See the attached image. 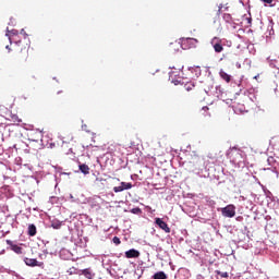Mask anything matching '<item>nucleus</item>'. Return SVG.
<instances>
[{
	"instance_id": "1",
	"label": "nucleus",
	"mask_w": 279,
	"mask_h": 279,
	"mask_svg": "<svg viewBox=\"0 0 279 279\" xmlns=\"http://www.w3.org/2000/svg\"><path fill=\"white\" fill-rule=\"evenodd\" d=\"M227 158H229L230 162L235 165V167H241V165L245 162V151L233 147L227 151Z\"/></svg>"
},
{
	"instance_id": "9",
	"label": "nucleus",
	"mask_w": 279,
	"mask_h": 279,
	"mask_svg": "<svg viewBox=\"0 0 279 279\" xmlns=\"http://www.w3.org/2000/svg\"><path fill=\"white\" fill-rule=\"evenodd\" d=\"M65 202H71L72 204H84L85 202L82 199V197L73 194H68L65 196Z\"/></svg>"
},
{
	"instance_id": "20",
	"label": "nucleus",
	"mask_w": 279,
	"mask_h": 279,
	"mask_svg": "<svg viewBox=\"0 0 279 279\" xmlns=\"http://www.w3.org/2000/svg\"><path fill=\"white\" fill-rule=\"evenodd\" d=\"M268 32H269V36H274V20L272 19L268 20Z\"/></svg>"
},
{
	"instance_id": "50",
	"label": "nucleus",
	"mask_w": 279,
	"mask_h": 279,
	"mask_svg": "<svg viewBox=\"0 0 279 279\" xmlns=\"http://www.w3.org/2000/svg\"><path fill=\"white\" fill-rule=\"evenodd\" d=\"M7 49H10V46H7Z\"/></svg>"
},
{
	"instance_id": "16",
	"label": "nucleus",
	"mask_w": 279,
	"mask_h": 279,
	"mask_svg": "<svg viewBox=\"0 0 279 279\" xmlns=\"http://www.w3.org/2000/svg\"><path fill=\"white\" fill-rule=\"evenodd\" d=\"M51 228H53V230H60V228H62V222L58 219H53L51 220Z\"/></svg>"
},
{
	"instance_id": "44",
	"label": "nucleus",
	"mask_w": 279,
	"mask_h": 279,
	"mask_svg": "<svg viewBox=\"0 0 279 279\" xmlns=\"http://www.w3.org/2000/svg\"><path fill=\"white\" fill-rule=\"evenodd\" d=\"M186 40H195V41H196L197 39H194V38H187Z\"/></svg>"
},
{
	"instance_id": "21",
	"label": "nucleus",
	"mask_w": 279,
	"mask_h": 279,
	"mask_svg": "<svg viewBox=\"0 0 279 279\" xmlns=\"http://www.w3.org/2000/svg\"><path fill=\"white\" fill-rule=\"evenodd\" d=\"M11 250L13 252H15V254H23V247L16 245V244L11 245Z\"/></svg>"
},
{
	"instance_id": "10",
	"label": "nucleus",
	"mask_w": 279,
	"mask_h": 279,
	"mask_svg": "<svg viewBox=\"0 0 279 279\" xmlns=\"http://www.w3.org/2000/svg\"><path fill=\"white\" fill-rule=\"evenodd\" d=\"M125 258H138L141 256V252L136 248H131L124 253Z\"/></svg>"
},
{
	"instance_id": "4",
	"label": "nucleus",
	"mask_w": 279,
	"mask_h": 279,
	"mask_svg": "<svg viewBox=\"0 0 279 279\" xmlns=\"http://www.w3.org/2000/svg\"><path fill=\"white\" fill-rule=\"evenodd\" d=\"M132 186L134 185H132L130 182H121L120 185L113 187V191L116 193H123V191H130Z\"/></svg>"
},
{
	"instance_id": "24",
	"label": "nucleus",
	"mask_w": 279,
	"mask_h": 279,
	"mask_svg": "<svg viewBox=\"0 0 279 279\" xmlns=\"http://www.w3.org/2000/svg\"><path fill=\"white\" fill-rule=\"evenodd\" d=\"M62 199H64V198H60V197H57V196H50L49 203L50 204H58L59 202H62Z\"/></svg>"
},
{
	"instance_id": "14",
	"label": "nucleus",
	"mask_w": 279,
	"mask_h": 279,
	"mask_svg": "<svg viewBox=\"0 0 279 279\" xmlns=\"http://www.w3.org/2000/svg\"><path fill=\"white\" fill-rule=\"evenodd\" d=\"M189 71H191V73H194L195 77H199L202 75V68H199V65L189 68Z\"/></svg>"
},
{
	"instance_id": "45",
	"label": "nucleus",
	"mask_w": 279,
	"mask_h": 279,
	"mask_svg": "<svg viewBox=\"0 0 279 279\" xmlns=\"http://www.w3.org/2000/svg\"><path fill=\"white\" fill-rule=\"evenodd\" d=\"M197 279H204V277H202V275H199V276L197 277Z\"/></svg>"
},
{
	"instance_id": "15",
	"label": "nucleus",
	"mask_w": 279,
	"mask_h": 279,
	"mask_svg": "<svg viewBox=\"0 0 279 279\" xmlns=\"http://www.w3.org/2000/svg\"><path fill=\"white\" fill-rule=\"evenodd\" d=\"M78 169H80L81 173H83L84 175H88V173H90V168L86 163H81L78 166Z\"/></svg>"
},
{
	"instance_id": "8",
	"label": "nucleus",
	"mask_w": 279,
	"mask_h": 279,
	"mask_svg": "<svg viewBox=\"0 0 279 279\" xmlns=\"http://www.w3.org/2000/svg\"><path fill=\"white\" fill-rule=\"evenodd\" d=\"M155 223L158 226V228L163 230V232H171V228H169V225H167V222H165L161 218H156Z\"/></svg>"
},
{
	"instance_id": "39",
	"label": "nucleus",
	"mask_w": 279,
	"mask_h": 279,
	"mask_svg": "<svg viewBox=\"0 0 279 279\" xmlns=\"http://www.w3.org/2000/svg\"><path fill=\"white\" fill-rule=\"evenodd\" d=\"M240 3H242V5H245V0H240Z\"/></svg>"
},
{
	"instance_id": "51",
	"label": "nucleus",
	"mask_w": 279,
	"mask_h": 279,
	"mask_svg": "<svg viewBox=\"0 0 279 279\" xmlns=\"http://www.w3.org/2000/svg\"><path fill=\"white\" fill-rule=\"evenodd\" d=\"M0 271H1V267H0Z\"/></svg>"
},
{
	"instance_id": "28",
	"label": "nucleus",
	"mask_w": 279,
	"mask_h": 279,
	"mask_svg": "<svg viewBox=\"0 0 279 279\" xmlns=\"http://www.w3.org/2000/svg\"><path fill=\"white\" fill-rule=\"evenodd\" d=\"M112 242L114 245H121V239H119V236H113Z\"/></svg>"
},
{
	"instance_id": "37",
	"label": "nucleus",
	"mask_w": 279,
	"mask_h": 279,
	"mask_svg": "<svg viewBox=\"0 0 279 279\" xmlns=\"http://www.w3.org/2000/svg\"><path fill=\"white\" fill-rule=\"evenodd\" d=\"M221 10H223V4H219V10H218V12H221Z\"/></svg>"
},
{
	"instance_id": "43",
	"label": "nucleus",
	"mask_w": 279,
	"mask_h": 279,
	"mask_svg": "<svg viewBox=\"0 0 279 279\" xmlns=\"http://www.w3.org/2000/svg\"><path fill=\"white\" fill-rule=\"evenodd\" d=\"M24 151H25V154H29V149L28 148L24 149Z\"/></svg>"
},
{
	"instance_id": "13",
	"label": "nucleus",
	"mask_w": 279,
	"mask_h": 279,
	"mask_svg": "<svg viewBox=\"0 0 279 279\" xmlns=\"http://www.w3.org/2000/svg\"><path fill=\"white\" fill-rule=\"evenodd\" d=\"M217 279H228L230 278V274L228 271L215 270Z\"/></svg>"
},
{
	"instance_id": "32",
	"label": "nucleus",
	"mask_w": 279,
	"mask_h": 279,
	"mask_svg": "<svg viewBox=\"0 0 279 279\" xmlns=\"http://www.w3.org/2000/svg\"><path fill=\"white\" fill-rule=\"evenodd\" d=\"M247 25H252V16L245 17Z\"/></svg>"
},
{
	"instance_id": "26",
	"label": "nucleus",
	"mask_w": 279,
	"mask_h": 279,
	"mask_svg": "<svg viewBox=\"0 0 279 279\" xmlns=\"http://www.w3.org/2000/svg\"><path fill=\"white\" fill-rule=\"evenodd\" d=\"M267 162L269 167H274V169H276V159L274 157H268Z\"/></svg>"
},
{
	"instance_id": "6",
	"label": "nucleus",
	"mask_w": 279,
	"mask_h": 279,
	"mask_svg": "<svg viewBox=\"0 0 279 279\" xmlns=\"http://www.w3.org/2000/svg\"><path fill=\"white\" fill-rule=\"evenodd\" d=\"M175 278L189 279L191 278V270H189L187 268H180L175 275Z\"/></svg>"
},
{
	"instance_id": "23",
	"label": "nucleus",
	"mask_w": 279,
	"mask_h": 279,
	"mask_svg": "<svg viewBox=\"0 0 279 279\" xmlns=\"http://www.w3.org/2000/svg\"><path fill=\"white\" fill-rule=\"evenodd\" d=\"M223 21L231 25L232 23V15L230 13H225L222 16Z\"/></svg>"
},
{
	"instance_id": "35",
	"label": "nucleus",
	"mask_w": 279,
	"mask_h": 279,
	"mask_svg": "<svg viewBox=\"0 0 279 279\" xmlns=\"http://www.w3.org/2000/svg\"><path fill=\"white\" fill-rule=\"evenodd\" d=\"M106 263H110V259H108V257H105V258L102 259V265H106Z\"/></svg>"
},
{
	"instance_id": "42",
	"label": "nucleus",
	"mask_w": 279,
	"mask_h": 279,
	"mask_svg": "<svg viewBox=\"0 0 279 279\" xmlns=\"http://www.w3.org/2000/svg\"><path fill=\"white\" fill-rule=\"evenodd\" d=\"M15 279H23V278L19 275H15Z\"/></svg>"
},
{
	"instance_id": "27",
	"label": "nucleus",
	"mask_w": 279,
	"mask_h": 279,
	"mask_svg": "<svg viewBox=\"0 0 279 279\" xmlns=\"http://www.w3.org/2000/svg\"><path fill=\"white\" fill-rule=\"evenodd\" d=\"M223 95V89L221 88V86H216V97H222Z\"/></svg>"
},
{
	"instance_id": "47",
	"label": "nucleus",
	"mask_w": 279,
	"mask_h": 279,
	"mask_svg": "<svg viewBox=\"0 0 279 279\" xmlns=\"http://www.w3.org/2000/svg\"><path fill=\"white\" fill-rule=\"evenodd\" d=\"M50 147H56V144H50Z\"/></svg>"
},
{
	"instance_id": "12",
	"label": "nucleus",
	"mask_w": 279,
	"mask_h": 279,
	"mask_svg": "<svg viewBox=\"0 0 279 279\" xmlns=\"http://www.w3.org/2000/svg\"><path fill=\"white\" fill-rule=\"evenodd\" d=\"M211 45H213L216 53H221V51H223V46H221L219 43H217V38H214L211 40Z\"/></svg>"
},
{
	"instance_id": "40",
	"label": "nucleus",
	"mask_w": 279,
	"mask_h": 279,
	"mask_svg": "<svg viewBox=\"0 0 279 279\" xmlns=\"http://www.w3.org/2000/svg\"><path fill=\"white\" fill-rule=\"evenodd\" d=\"M182 49H186V46H184V43L181 44Z\"/></svg>"
},
{
	"instance_id": "41",
	"label": "nucleus",
	"mask_w": 279,
	"mask_h": 279,
	"mask_svg": "<svg viewBox=\"0 0 279 279\" xmlns=\"http://www.w3.org/2000/svg\"><path fill=\"white\" fill-rule=\"evenodd\" d=\"M205 93L208 95L210 93V88L205 89Z\"/></svg>"
},
{
	"instance_id": "30",
	"label": "nucleus",
	"mask_w": 279,
	"mask_h": 279,
	"mask_svg": "<svg viewBox=\"0 0 279 279\" xmlns=\"http://www.w3.org/2000/svg\"><path fill=\"white\" fill-rule=\"evenodd\" d=\"M9 40H10L11 44H13V40H14V39H12L11 37H9ZM14 45H17V46L21 45V39L14 40Z\"/></svg>"
},
{
	"instance_id": "38",
	"label": "nucleus",
	"mask_w": 279,
	"mask_h": 279,
	"mask_svg": "<svg viewBox=\"0 0 279 279\" xmlns=\"http://www.w3.org/2000/svg\"><path fill=\"white\" fill-rule=\"evenodd\" d=\"M82 217H84L85 219H88V215L83 214Z\"/></svg>"
},
{
	"instance_id": "19",
	"label": "nucleus",
	"mask_w": 279,
	"mask_h": 279,
	"mask_svg": "<svg viewBox=\"0 0 279 279\" xmlns=\"http://www.w3.org/2000/svg\"><path fill=\"white\" fill-rule=\"evenodd\" d=\"M220 77L222 80H225V82H230V80L232 78V76H230V74L223 72V70H220Z\"/></svg>"
},
{
	"instance_id": "5",
	"label": "nucleus",
	"mask_w": 279,
	"mask_h": 279,
	"mask_svg": "<svg viewBox=\"0 0 279 279\" xmlns=\"http://www.w3.org/2000/svg\"><path fill=\"white\" fill-rule=\"evenodd\" d=\"M24 263L27 265V267H43V265H45V263L38 262L36 258L28 257L24 258Z\"/></svg>"
},
{
	"instance_id": "25",
	"label": "nucleus",
	"mask_w": 279,
	"mask_h": 279,
	"mask_svg": "<svg viewBox=\"0 0 279 279\" xmlns=\"http://www.w3.org/2000/svg\"><path fill=\"white\" fill-rule=\"evenodd\" d=\"M130 213H132V215H143V209H141L140 207H135L132 208Z\"/></svg>"
},
{
	"instance_id": "29",
	"label": "nucleus",
	"mask_w": 279,
	"mask_h": 279,
	"mask_svg": "<svg viewBox=\"0 0 279 279\" xmlns=\"http://www.w3.org/2000/svg\"><path fill=\"white\" fill-rule=\"evenodd\" d=\"M208 206H210V208H215V206L217 205V203L213 199L207 202Z\"/></svg>"
},
{
	"instance_id": "2",
	"label": "nucleus",
	"mask_w": 279,
	"mask_h": 279,
	"mask_svg": "<svg viewBox=\"0 0 279 279\" xmlns=\"http://www.w3.org/2000/svg\"><path fill=\"white\" fill-rule=\"evenodd\" d=\"M218 213H221L222 217H226L227 219H232V217H235L236 215V206L229 204L226 207H219L217 208Z\"/></svg>"
},
{
	"instance_id": "33",
	"label": "nucleus",
	"mask_w": 279,
	"mask_h": 279,
	"mask_svg": "<svg viewBox=\"0 0 279 279\" xmlns=\"http://www.w3.org/2000/svg\"><path fill=\"white\" fill-rule=\"evenodd\" d=\"M20 34H23V35H24V38H27V36H28L27 33L25 32V28H22L21 32H20Z\"/></svg>"
},
{
	"instance_id": "22",
	"label": "nucleus",
	"mask_w": 279,
	"mask_h": 279,
	"mask_svg": "<svg viewBox=\"0 0 279 279\" xmlns=\"http://www.w3.org/2000/svg\"><path fill=\"white\" fill-rule=\"evenodd\" d=\"M173 73L174 72H169V81L171 82V84H174V86H178V84H180V81L173 78Z\"/></svg>"
},
{
	"instance_id": "3",
	"label": "nucleus",
	"mask_w": 279,
	"mask_h": 279,
	"mask_svg": "<svg viewBox=\"0 0 279 279\" xmlns=\"http://www.w3.org/2000/svg\"><path fill=\"white\" fill-rule=\"evenodd\" d=\"M265 221H266L265 230L267 232H278V226L276 225V219L267 215L265 216Z\"/></svg>"
},
{
	"instance_id": "18",
	"label": "nucleus",
	"mask_w": 279,
	"mask_h": 279,
	"mask_svg": "<svg viewBox=\"0 0 279 279\" xmlns=\"http://www.w3.org/2000/svg\"><path fill=\"white\" fill-rule=\"evenodd\" d=\"M36 226L35 225H29L28 226V236H36Z\"/></svg>"
},
{
	"instance_id": "49",
	"label": "nucleus",
	"mask_w": 279,
	"mask_h": 279,
	"mask_svg": "<svg viewBox=\"0 0 279 279\" xmlns=\"http://www.w3.org/2000/svg\"><path fill=\"white\" fill-rule=\"evenodd\" d=\"M5 36H10V34L7 33Z\"/></svg>"
},
{
	"instance_id": "36",
	"label": "nucleus",
	"mask_w": 279,
	"mask_h": 279,
	"mask_svg": "<svg viewBox=\"0 0 279 279\" xmlns=\"http://www.w3.org/2000/svg\"><path fill=\"white\" fill-rule=\"evenodd\" d=\"M264 3H272L274 0H262Z\"/></svg>"
},
{
	"instance_id": "34",
	"label": "nucleus",
	"mask_w": 279,
	"mask_h": 279,
	"mask_svg": "<svg viewBox=\"0 0 279 279\" xmlns=\"http://www.w3.org/2000/svg\"><path fill=\"white\" fill-rule=\"evenodd\" d=\"M82 130H83L84 132H90V131H88V125H86V124H83V125H82Z\"/></svg>"
},
{
	"instance_id": "17",
	"label": "nucleus",
	"mask_w": 279,
	"mask_h": 279,
	"mask_svg": "<svg viewBox=\"0 0 279 279\" xmlns=\"http://www.w3.org/2000/svg\"><path fill=\"white\" fill-rule=\"evenodd\" d=\"M167 274L165 271H158L153 275V279H167Z\"/></svg>"
},
{
	"instance_id": "31",
	"label": "nucleus",
	"mask_w": 279,
	"mask_h": 279,
	"mask_svg": "<svg viewBox=\"0 0 279 279\" xmlns=\"http://www.w3.org/2000/svg\"><path fill=\"white\" fill-rule=\"evenodd\" d=\"M10 34H12V36H19V31L12 29V31H10Z\"/></svg>"
},
{
	"instance_id": "7",
	"label": "nucleus",
	"mask_w": 279,
	"mask_h": 279,
	"mask_svg": "<svg viewBox=\"0 0 279 279\" xmlns=\"http://www.w3.org/2000/svg\"><path fill=\"white\" fill-rule=\"evenodd\" d=\"M78 276H84L86 279H95V271L92 268L81 269Z\"/></svg>"
},
{
	"instance_id": "11",
	"label": "nucleus",
	"mask_w": 279,
	"mask_h": 279,
	"mask_svg": "<svg viewBox=\"0 0 279 279\" xmlns=\"http://www.w3.org/2000/svg\"><path fill=\"white\" fill-rule=\"evenodd\" d=\"M267 62H268L270 69L278 70V72L276 73V77H279V59L274 60V59L267 58Z\"/></svg>"
},
{
	"instance_id": "48",
	"label": "nucleus",
	"mask_w": 279,
	"mask_h": 279,
	"mask_svg": "<svg viewBox=\"0 0 279 279\" xmlns=\"http://www.w3.org/2000/svg\"><path fill=\"white\" fill-rule=\"evenodd\" d=\"M186 90H191V87H186Z\"/></svg>"
},
{
	"instance_id": "46",
	"label": "nucleus",
	"mask_w": 279,
	"mask_h": 279,
	"mask_svg": "<svg viewBox=\"0 0 279 279\" xmlns=\"http://www.w3.org/2000/svg\"><path fill=\"white\" fill-rule=\"evenodd\" d=\"M203 110H208V107H203Z\"/></svg>"
}]
</instances>
